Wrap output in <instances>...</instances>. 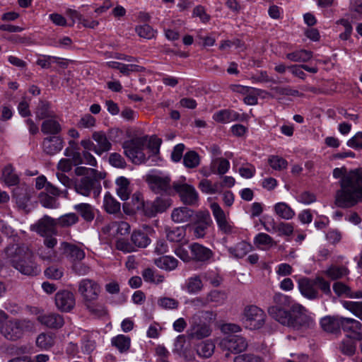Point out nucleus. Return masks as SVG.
<instances>
[{"mask_svg":"<svg viewBox=\"0 0 362 362\" xmlns=\"http://www.w3.org/2000/svg\"><path fill=\"white\" fill-rule=\"evenodd\" d=\"M131 240L138 247H146L151 243L148 235L141 230L134 231L131 235Z\"/></svg>","mask_w":362,"mask_h":362,"instance_id":"obj_39","label":"nucleus"},{"mask_svg":"<svg viewBox=\"0 0 362 362\" xmlns=\"http://www.w3.org/2000/svg\"><path fill=\"white\" fill-rule=\"evenodd\" d=\"M74 209L81 214V217L86 221H91L94 219L95 214L93 206L87 203L76 204Z\"/></svg>","mask_w":362,"mask_h":362,"instance_id":"obj_37","label":"nucleus"},{"mask_svg":"<svg viewBox=\"0 0 362 362\" xmlns=\"http://www.w3.org/2000/svg\"><path fill=\"white\" fill-rule=\"evenodd\" d=\"M146 181L149 188L156 194H173V185L171 187V179L168 175L160 174L147 175Z\"/></svg>","mask_w":362,"mask_h":362,"instance_id":"obj_7","label":"nucleus"},{"mask_svg":"<svg viewBox=\"0 0 362 362\" xmlns=\"http://www.w3.org/2000/svg\"><path fill=\"white\" fill-rule=\"evenodd\" d=\"M57 225V222L56 219H54L47 215H45L35 223L31 225L30 229L41 236H45L47 235L55 234Z\"/></svg>","mask_w":362,"mask_h":362,"instance_id":"obj_13","label":"nucleus"},{"mask_svg":"<svg viewBox=\"0 0 362 362\" xmlns=\"http://www.w3.org/2000/svg\"><path fill=\"white\" fill-rule=\"evenodd\" d=\"M333 290L336 295L339 297L345 296L352 298V292L349 286L342 282L337 281L333 284Z\"/></svg>","mask_w":362,"mask_h":362,"instance_id":"obj_53","label":"nucleus"},{"mask_svg":"<svg viewBox=\"0 0 362 362\" xmlns=\"http://www.w3.org/2000/svg\"><path fill=\"white\" fill-rule=\"evenodd\" d=\"M158 305L163 309H177L179 306L178 300L173 298L163 297L158 300Z\"/></svg>","mask_w":362,"mask_h":362,"instance_id":"obj_58","label":"nucleus"},{"mask_svg":"<svg viewBox=\"0 0 362 362\" xmlns=\"http://www.w3.org/2000/svg\"><path fill=\"white\" fill-rule=\"evenodd\" d=\"M56 117L46 119L41 125V131L45 134H57L62 130V127Z\"/></svg>","mask_w":362,"mask_h":362,"instance_id":"obj_30","label":"nucleus"},{"mask_svg":"<svg viewBox=\"0 0 362 362\" xmlns=\"http://www.w3.org/2000/svg\"><path fill=\"white\" fill-rule=\"evenodd\" d=\"M266 314L256 305L246 306L243 312V322L250 329L261 328L265 323Z\"/></svg>","mask_w":362,"mask_h":362,"instance_id":"obj_8","label":"nucleus"},{"mask_svg":"<svg viewBox=\"0 0 362 362\" xmlns=\"http://www.w3.org/2000/svg\"><path fill=\"white\" fill-rule=\"evenodd\" d=\"M78 291L82 298V303L98 300L101 286L95 280L86 278L78 282Z\"/></svg>","mask_w":362,"mask_h":362,"instance_id":"obj_9","label":"nucleus"},{"mask_svg":"<svg viewBox=\"0 0 362 362\" xmlns=\"http://www.w3.org/2000/svg\"><path fill=\"white\" fill-rule=\"evenodd\" d=\"M173 194L177 192L181 201L186 205L195 206L199 201L198 193L195 188L187 183L173 182Z\"/></svg>","mask_w":362,"mask_h":362,"instance_id":"obj_10","label":"nucleus"},{"mask_svg":"<svg viewBox=\"0 0 362 362\" xmlns=\"http://www.w3.org/2000/svg\"><path fill=\"white\" fill-rule=\"evenodd\" d=\"M190 327L188 329L189 335L192 338L202 339L209 337L212 329L209 325L201 321V316L194 315L190 320Z\"/></svg>","mask_w":362,"mask_h":362,"instance_id":"obj_12","label":"nucleus"},{"mask_svg":"<svg viewBox=\"0 0 362 362\" xmlns=\"http://www.w3.org/2000/svg\"><path fill=\"white\" fill-rule=\"evenodd\" d=\"M92 139L96 142V154L101 155L110 150L112 144L103 132H94Z\"/></svg>","mask_w":362,"mask_h":362,"instance_id":"obj_22","label":"nucleus"},{"mask_svg":"<svg viewBox=\"0 0 362 362\" xmlns=\"http://www.w3.org/2000/svg\"><path fill=\"white\" fill-rule=\"evenodd\" d=\"M63 140L59 136H48L42 142L43 151L48 155H54L63 148Z\"/></svg>","mask_w":362,"mask_h":362,"instance_id":"obj_19","label":"nucleus"},{"mask_svg":"<svg viewBox=\"0 0 362 362\" xmlns=\"http://www.w3.org/2000/svg\"><path fill=\"white\" fill-rule=\"evenodd\" d=\"M55 304L61 311L69 312L76 305L75 296L69 291H59L55 295Z\"/></svg>","mask_w":362,"mask_h":362,"instance_id":"obj_14","label":"nucleus"},{"mask_svg":"<svg viewBox=\"0 0 362 362\" xmlns=\"http://www.w3.org/2000/svg\"><path fill=\"white\" fill-rule=\"evenodd\" d=\"M272 228L278 232L279 235L289 236L293 232L292 224L288 223L281 222L278 224H274Z\"/></svg>","mask_w":362,"mask_h":362,"instance_id":"obj_56","label":"nucleus"},{"mask_svg":"<svg viewBox=\"0 0 362 362\" xmlns=\"http://www.w3.org/2000/svg\"><path fill=\"white\" fill-rule=\"evenodd\" d=\"M103 206L105 210L109 214H116L120 211V203L109 192L105 195Z\"/></svg>","mask_w":362,"mask_h":362,"instance_id":"obj_41","label":"nucleus"},{"mask_svg":"<svg viewBox=\"0 0 362 362\" xmlns=\"http://www.w3.org/2000/svg\"><path fill=\"white\" fill-rule=\"evenodd\" d=\"M37 254L43 260L48 261H58L59 259L57 257V253L54 250L48 249L46 247H40L37 250Z\"/></svg>","mask_w":362,"mask_h":362,"instance_id":"obj_59","label":"nucleus"},{"mask_svg":"<svg viewBox=\"0 0 362 362\" xmlns=\"http://www.w3.org/2000/svg\"><path fill=\"white\" fill-rule=\"evenodd\" d=\"M154 263L160 269L171 271L177 267L178 261L171 256H163L155 259Z\"/></svg>","mask_w":362,"mask_h":362,"instance_id":"obj_33","label":"nucleus"},{"mask_svg":"<svg viewBox=\"0 0 362 362\" xmlns=\"http://www.w3.org/2000/svg\"><path fill=\"white\" fill-rule=\"evenodd\" d=\"M32 351L30 345H11L6 348V352L11 356H21Z\"/></svg>","mask_w":362,"mask_h":362,"instance_id":"obj_48","label":"nucleus"},{"mask_svg":"<svg viewBox=\"0 0 362 362\" xmlns=\"http://www.w3.org/2000/svg\"><path fill=\"white\" fill-rule=\"evenodd\" d=\"M345 307L362 320V302H346Z\"/></svg>","mask_w":362,"mask_h":362,"instance_id":"obj_64","label":"nucleus"},{"mask_svg":"<svg viewBox=\"0 0 362 362\" xmlns=\"http://www.w3.org/2000/svg\"><path fill=\"white\" fill-rule=\"evenodd\" d=\"M15 330L17 332L18 337L23 332L32 331L33 328V323L28 319H15Z\"/></svg>","mask_w":362,"mask_h":362,"instance_id":"obj_50","label":"nucleus"},{"mask_svg":"<svg viewBox=\"0 0 362 362\" xmlns=\"http://www.w3.org/2000/svg\"><path fill=\"white\" fill-rule=\"evenodd\" d=\"M13 197L20 205H25L30 200V194L26 186L18 187L13 190Z\"/></svg>","mask_w":362,"mask_h":362,"instance_id":"obj_43","label":"nucleus"},{"mask_svg":"<svg viewBox=\"0 0 362 362\" xmlns=\"http://www.w3.org/2000/svg\"><path fill=\"white\" fill-rule=\"evenodd\" d=\"M215 349V345L213 341H200L196 346L197 354L202 357H210Z\"/></svg>","mask_w":362,"mask_h":362,"instance_id":"obj_36","label":"nucleus"},{"mask_svg":"<svg viewBox=\"0 0 362 362\" xmlns=\"http://www.w3.org/2000/svg\"><path fill=\"white\" fill-rule=\"evenodd\" d=\"M196 213L187 207H178L173 210L171 218L175 223H181L191 221Z\"/></svg>","mask_w":362,"mask_h":362,"instance_id":"obj_20","label":"nucleus"},{"mask_svg":"<svg viewBox=\"0 0 362 362\" xmlns=\"http://www.w3.org/2000/svg\"><path fill=\"white\" fill-rule=\"evenodd\" d=\"M192 221L193 223L187 224L186 228L190 229L195 238L199 239L204 238L209 228L212 224L209 212L207 211H199L196 212Z\"/></svg>","mask_w":362,"mask_h":362,"instance_id":"obj_6","label":"nucleus"},{"mask_svg":"<svg viewBox=\"0 0 362 362\" xmlns=\"http://www.w3.org/2000/svg\"><path fill=\"white\" fill-rule=\"evenodd\" d=\"M274 211L279 216L286 220L291 219L295 216L294 211L284 202L276 204Z\"/></svg>","mask_w":362,"mask_h":362,"instance_id":"obj_40","label":"nucleus"},{"mask_svg":"<svg viewBox=\"0 0 362 362\" xmlns=\"http://www.w3.org/2000/svg\"><path fill=\"white\" fill-rule=\"evenodd\" d=\"M344 318L339 316H325L320 320V327L327 333L337 334L340 332L341 328L343 329Z\"/></svg>","mask_w":362,"mask_h":362,"instance_id":"obj_15","label":"nucleus"},{"mask_svg":"<svg viewBox=\"0 0 362 362\" xmlns=\"http://www.w3.org/2000/svg\"><path fill=\"white\" fill-rule=\"evenodd\" d=\"M206 297L209 303H216L218 305L223 304L226 299V296L225 293L216 290L212 291L210 293H209L206 295Z\"/></svg>","mask_w":362,"mask_h":362,"instance_id":"obj_60","label":"nucleus"},{"mask_svg":"<svg viewBox=\"0 0 362 362\" xmlns=\"http://www.w3.org/2000/svg\"><path fill=\"white\" fill-rule=\"evenodd\" d=\"M325 274L332 280H336L346 276L349 274V270L343 266H332L326 270Z\"/></svg>","mask_w":362,"mask_h":362,"instance_id":"obj_44","label":"nucleus"},{"mask_svg":"<svg viewBox=\"0 0 362 362\" xmlns=\"http://www.w3.org/2000/svg\"><path fill=\"white\" fill-rule=\"evenodd\" d=\"M203 284L199 276H194L188 279L186 288L189 293H194L202 289Z\"/></svg>","mask_w":362,"mask_h":362,"instance_id":"obj_47","label":"nucleus"},{"mask_svg":"<svg viewBox=\"0 0 362 362\" xmlns=\"http://www.w3.org/2000/svg\"><path fill=\"white\" fill-rule=\"evenodd\" d=\"M106 174L97 170H90V176H83L74 181V187L76 193L84 197L93 196L97 198L102 190L101 180Z\"/></svg>","mask_w":362,"mask_h":362,"instance_id":"obj_5","label":"nucleus"},{"mask_svg":"<svg viewBox=\"0 0 362 362\" xmlns=\"http://www.w3.org/2000/svg\"><path fill=\"white\" fill-rule=\"evenodd\" d=\"M271 90L274 91L276 95L281 96H297L302 97L303 95V93H300L298 90L293 89L290 86H274L271 87Z\"/></svg>","mask_w":362,"mask_h":362,"instance_id":"obj_46","label":"nucleus"},{"mask_svg":"<svg viewBox=\"0 0 362 362\" xmlns=\"http://www.w3.org/2000/svg\"><path fill=\"white\" fill-rule=\"evenodd\" d=\"M78 221V216L74 213H69L60 216L57 220V224L62 227H70Z\"/></svg>","mask_w":362,"mask_h":362,"instance_id":"obj_51","label":"nucleus"},{"mask_svg":"<svg viewBox=\"0 0 362 362\" xmlns=\"http://www.w3.org/2000/svg\"><path fill=\"white\" fill-rule=\"evenodd\" d=\"M44 273L48 279L58 280L62 277L64 270L56 266H50L45 270Z\"/></svg>","mask_w":362,"mask_h":362,"instance_id":"obj_62","label":"nucleus"},{"mask_svg":"<svg viewBox=\"0 0 362 362\" xmlns=\"http://www.w3.org/2000/svg\"><path fill=\"white\" fill-rule=\"evenodd\" d=\"M165 233L166 238L173 243H180L185 237L186 228L184 227H165Z\"/></svg>","mask_w":362,"mask_h":362,"instance_id":"obj_27","label":"nucleus"},{"mask_svg":"<svg viewBox=\"0 0 362 362\" xmlns=\"http://www.w3.org/2000/svg\"><path fill=\"white\" fill-rule=\"evenodd\" d=\"M333 177L340 178V188L336 192L335 204L340 208H351L362 202V168L351 170L336 168Z\"/></svg>","mask_w":362,"mask_h":362,"instance_id":"obj_1","label":"nucleus"},{"mask_svg":"<svg viewBox=\"0 0 362 362\" xmlns=\"http://www.w3.org/2000/svg\"><path fill=\"white\" fill-rule=\"evenodd\" d=\"M221 332L228 336V337H239V335H237L238 333L240 332L242 329L240 325L235 323H224L220 326Z\"/></svg>","mask_w":362,"mask_h":362,"instance_id":"obj_49","label":"nucleus"},{"mask_svg":"<svg viewBox=\"0 0 362 362\" xmlns=\"http://www.w3.org/2000/svg\"><path fill=\"white\" fill-rule=\"evenodd\" d=\"M274 302L276 305L268 308L270 316L279 323L298 329L304 326L308 320L305 315V309L300 304L295 303L291 305V311H286L280 306H289L291 303V297L277 293L273 297Z\"/></svg>","mask_w":362,"mask_h":362,"instance_id":"obj_2","label":"nucleus"},{"mask_svg":"<svg viewBox=\"0 0 362 362\" xmlns=\"http://www.w3.org/2000/svg\"><path fill=\"white\" fill-rule=\"evenodd\" d=\"M313 57V52L305 49L295 51L288 53L286 56V59L295 62H306Z\"/></svg>","mask_w":362,"mask_h":362,"instance_id":"obj_38","label":"nucleus"},{"mask_svg":"<svg viewBox=\"0 0 362 362\" xmlns=\"http://www.w3.org/2000/svg\"><path fill=\"white\" fill-rule=\"evenodd\" d=\"M83 304L90 314L96 317H102L107 314V310L105 306L97 303V300L88 301Z\"/></svg>","mask_w":362,"mask_h":362,"instance_id":"obj_42","label":"nucleus"},{"mask_svg":"<svg viewBox=\"0 0 362 362\" xmlns=\"http://www.w3.org/2000/svg\"><path fill=\"white\" fill-rule=\"evenodd\" d=\"M40 203L45 208L56 209L59 204L57 199L45 192H40L39 194Z\"/></svg>","mask_w":362,"mask_h":362,"instance_id":"obj_52","label":"nucleus"},{"mask_svg":"<svg viewBox=\"0 0 362 362\" xmlns=\"http://www.w3.org/2000/svg\"><path fill=\"white\" fill-rule=\"evenodd\" d=\"M170 204V199L158 197L153 202L141 201L136 207L139 209L141 206L146 216L153 217L159 213L165 211Z\"/></svg>","mask_w":362,"mask_h":362,"instance_id":"obj_11","label":"nucleus"},{"mask_svg":"<svg viewBox=\"0 0 362 362\" xmlns=\"http://www.w3.org/2000/svg\"><path fill=\"white\" fill-rule=\"evenodd\" d=\"M211 209L212 211L213 215L215 218L217 224L226 220L225 212L221 208L218 204L216 202L212 203L211 204Z\"/></svg>","mask_w":362,"mask_h":362,"instance_id":"obj_63","label":"nucleus"},{"mask_svg":"<svg viewBox=\"0 0 362 362\" xmlns=\"http://www.w3.org/2000/svg\"><path fill=\"white\" fill-rule=\"evenodd\" d=\"M240 117V115L239 113L231 110H222L218 111L213 116V119L215 121L221 123H228L239 120Z\"/></svg>","mask_w":362,"mask_h":362,"instance_id":"obj_25","label":"nucleus"},{"mask_svg":"<svg viewBox=\"0 0 362 362\" xmlns=\"http://www.w3.org/2000/svg\"><path fill=\"white\" fill-rule=\"evenodd\" d=\"M107 65L110 68L119 70L124 75H129L131 72H141L144 69L136 64H124L117 62H108Z\"/></svg>","mask_w":362,"mask_h":362,"instance_id":"obj_28","label":"nucleus"},{"mask_svg":"<svg viewBox=\"0 0 362 362\" xmlns=\"http://www.w3.org/2000/svg\"><path fill=\"white\" fill-rule=\"evenodd\" d=\"M59 250L71 262H80L85 257V252L76 245L63 242L60 245Z\"/></svg>","mask_w":362,"mask_h":362,"instance_id":"obj_17","label":"nucleus"},{"mask_svg":"<svg viewBox=\"0 0 362 362\" xmlns=\"http://www.w3.org/2000/svg\"><path fill=\"white\" fill-rule=\"evenodd\" d=\"M200 190L208 194H214L218 192V184H212L211 181L207 179H204L200 181L199 184Z\"/></svg>","mask_w":362,"mask_h":362,"instance_id":"obj_54","label":"nucleus"},{"mask_svg":"<svg viewBox=\"0 0 362 362\" xmlns=\"http://www.w3.org/2000/svg\"><path fill=\"white\" fill-rule=\"evenodd\" d=\"M5 252L11 265L21 274L37 276L40 273V268L35 262L33 253L27 245H10L5 249Z\"/></svg>","mask_w":362,"mask_h":362,"instance_id":"obj_3","label":"nucleus"},{"mask_svg":"<svg viewBox=\"0 0 362 362\" xmlns=\"http://www.w3.org/2000/svg\"><path fill=\"white\" fill-rule=\"evenodd\" d=\"M36 117L38 119L56 117L55 112L51 109L50 103L47 101H40L35 110Z\"/></svg>","mask_w":362,"mask_h":362,"instance_id":"obj_29","label":"nucleus"},{"mask_svg":"<svg viewBox=\"0 0 362 362\" xmlns=\"http://www.w3.org/2000/svg\"><path fill=\"white\" fill-rule=\"evenodd\" d=\"M229 168V161L223 158L213 160L210 165L211 173L214 174L224 175L228 171Z\"/></svg>","mask_w":362,"mask_h":362,"instance_id":"obj_32","label":"nucleus"},{"mask_svg":"<svg viewBox=\"0 0 362 362\" xmlns=\"http://www.w3.org/2000/svg\"><path fill=\"white\" fill-rule=\"evenodd\" d=\"M298 288L301 294L308 299H316L319 297L317 290L315 288L314 280L304 277L298 280Z\"/></svg>","mask_w":362,"mask_h":362,"instance_id":"obj_18","label":"nucleus"},{"mask_svg":"<svg viewBox=\"0 0 362 362\" xmlns=\"http://www.w3.org/2000/svg\"><path fill=\"white\" fill-rule=\"evenodd\" d=\"M183 163L187 168H194L199 164V156L195 151H189L184 156Z\"/></svg>","mask_w":362,"mask_h":362,"instance_id":"obj_55","label":"nucleus"},{"mask_svg":"<svg viewBox=\"0 0 362 362\" xmlns=\"http://www.w3.org/2000/svg\"><path fill=\"white\" fill-rule=\"evenodd\" d=\"M15 319L10 320L7 322L3 323L0 325V332L6 337H18L16 329Z\"/></svg>","mask_w":362,"mask_h":362,"instance_id":"obj_45","label":"nucleus"},{"mask_svg":"<svg viewBox=\"0 0 362 362\" xmlns=\"http://www.w3.org/2000/svg\"><path fill=\"white\" fill-rule=\"evenodd\" d=\"M37 320L50 328H59L64 325L63 317L57 313H48L37 317Z\"/></svg>","mask_w":362,"mask_h":362,"instance_id":"obj_21","label":"nucleus"},{"mask_svg":"<svg viewBox=\"0 0 362 362\" xmlns=\"http://www.w3.org/2000/svg\"><path fill=\"white\" fill-rule=\"evenodd\" d=\"M220 346L227 350L226 357L229 356V353L238 354L245 351L247 347L246 341H221Z\"/></svg>","mask_w":362,"mask_h":362,"instance_id":"obj_24","label":"nucleus"},{"mask_svg":"<svg viewBox=\"0 0 362 362\" xmlns=\"http://www.w3.org/2000/svg\"><path fill=\"white\" fill-rule=\"evenodd\" d=\"M251 245L245 241H242L235 245V247L228 248L229 253L236 258H243L250 250Z\"/></svg>","mask_w":362,"mask_h":362,"instance_id":"obj_35","label":"nucleus"},{"mask_svg":"<svg viewBox=\"0 0 362 362\" xmlns=\"http://www.w3.org/2000/svg\"><path fill=\"white\" fill-rule=\"evenodd\" d=\"M117 193L122 200H127L131 194L129 181L124 177H119L116 180Z\"/></svg>","mask_w":362,"mask_h":362,"instance_id":"obj_31","label":"nucleus"},{"mask_svg":"<svg viewBox=\"0 0 362 362\" xmlns=\"http://www.w3.org/2000/svg\"><path fill=\"white\" fill-rule=\"evenodd\" d=\"M268 162L270 166L276 170H281L287 168V161L278 156H272L269 157Z\"/></svg>","mask_w":362,"mask_h":362,"instance_id":"obj_57","label":"nucleus"},{"mask_svg":"<svg viewBox=\"0 0 362 362\" xmlns=\"http://www.w3.org/2000/svg\"><path fill=\"white\" fill-rule=\"evenodd\" d=\"M136 33L141 37L146 39H151L155 36L156 32L148 24H144L136 28Z\"/></svg>","mask_w":362,"mask_h":362,"instance_id":"obj_61","label":"nucleus"},{"mask_svg":"<svg viewBox=\"0 0 362 362\" xmlns=\"http://www.w3.org/2000/svg\"><path fill=\"white\" fill-rule=\"evenodd\" d=\"M192 260L202 263L208 262L214 256L213 251L197 243H192L189 246Z\"/></svg>","mask_w":362,"mask_h":362,"instance_id":"obj_16","label":"nucleus"},{"mask_svg":"<svg viewBox=\"0 0 362 362\" xmlns=\"http://www.w3.org/2000/svg\"><path fill=\"white\" fill-rule=\"evenodd\" d=\"M160 143L153 142L151 145L148 143L146 136L136 137L124 141L122 144L125 156L134 164L139 165L145 163L147 160L145 151L152 148L156 151H158Z\"/></svg>","mask_w":362,"mask_h":362,"instance_id":"obj_4","label":"nucleus"},{"mask_svg":"<svg viewBox=\"0 0 362 362\" xmlns=\"http://www.w3.org/2000/svg\"><path fill=\"white\" fill-rule=\"evenodd\" d=\"M254 244L259 249L269 250L276 245V242L269 235L259 233L255 237Z\"/></svg>","mask_w":362,"mask_h":362,"instance_id":"obj_26","label":"nucleus"},{"mask_svg":"<svg viewBox=\"0 0 362 362\" xmlns=\"http://www.w3.org/2000/svg\"><path fill=\"white\" fill-rule=\"evenodd\" d=\"M343 330L352 333L355 339H362V324L353 318H344Z\"/></svg>","mask_w":362,"mask_h":362,"instance_id":"obj_23","label":"nucleus"},{"mask_svg":"<svg viewBox=\"0 0 362 362\" xmlns=\"http://www.w3.org/2000/svg\"><path fill=\"white\" fill-rule=\"evenodd\" d=\"M2 179L9 186H13L19 182V177L14 172V168L10 164L6 165L2 170Z\"/></svg>","mask_w":362,"mask_h":362,"instance_id":"obj_34","label":"nucleus"}]
</instances>
